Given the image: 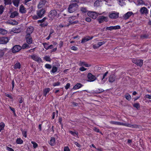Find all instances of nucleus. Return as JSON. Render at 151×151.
<instances>
[{
    "mask_svg": "<svg viewBox=\"0 0 151 151\" xmlns=\"http://www.w3.org/2000/svg\"><path fill=\"white\" fill-rule=\"evenodd\" d=\"M21 47L19 45H16L12 48V52L15 53L19 52L21 49Z\"/></svg>",
    "mask_w": 151,
    "mask_h": 151,
    "instance_id": "nucleus-11",
    "label": "nucleus"
},
{
    "mask_svg": "<svg viewBox=\"0 0 151 151\" xmlns=\"http://www.w3.org/2000/svg\"><path fill=\"white\" fill-rule=\"evenodd\" d=\"M9 24L13 25H17L18 24V22L15 20L10 21L9 22Z\"/></svg>",
    "mask_w": 151,
    "mask_h": 151,
    "instance_id": "nucleus-34",
    "label": "nucleus"
},
{
    "mask_svg": "<svg viewBox=\"0 0 151 151\" xmlns=\"http://www.w3.org/2000/svg\"><path fill=\"white\" fill-rule=\"evenodd\" d=\"M26 39L27 42L29 44H31L32 42V37L30 35H27L26 36Z\"/></svg>",
    "mask_w": 151,
    "mask_h": 151,
    "instance_id": "nucleus-17",
    "label": "nucleus"
},
{
    "mask_svg": "<svg viewBox=\"0 0 151 151\" xmlns=\"http://www.w3.org/2000/svg\"><path fill=\"white\" fill-rule=\"evenodd\" d=\"M30 57L34 61L38 63L42 62V61L41 58L37 56L36 54H33L30 56Z\"/></svg>",
    "mask_w": 151,
    "mask_h": 151,
    "instance_id": "nucleus-3",
    "label": "nucleus"
},
{
    "mask_svg": "<svg viewBox=\"0 0 151 151\" xmlns=\"http://www.w3.org/2000/svg\"><path fill=\"white\" fill-rule=\"evenodd\" d=\"M31 143L33 144V147L34 148H36L38 147V145L34 141H32Z\"/></svg>",
    "mask_w": 151,
    "mask_h": 151,
    "instance_id": "nucleus-42",
    "label": "nucleus"
},
{
    "mask_svg": "<svg viewBox=\"0 0 151 151\" xmlns=\"http://www.w3.org/2000/svg\"><path fill=\"white\" fill-rule=\"evenodd\" d=\"M87 14L88 16L93 19H96L98 15L97 13L93 11L88 12L87 13Z\"/></svg>",
    "mask_w": 151,
    "mask_h": 151,
    "instance_id": "nucleus-5",
    "label": "nucleus"
},
{
    "mask_svg": "<svg viewBox=\"0 0 151 151\" xmlns=\"http://www.w3.org/2000/svg\"><path fill=\"white\" fill-rule=\"evenodd\" d=\"M70 84L69 83H68L65 86V88L66 89H68L70 87Z\"/></svg>",
    "mask_w": 151,
    "mask_h": 151,
    "instance_id": "nucleus-62",
    "label": "nucleus"
},
{
    "mask_svg": "<svg viewBox=\"0 0 151 151\" xmlns=\"http://www.w3.org/2000/svg\"><path fill=\"white\" fill-rule=\"evenodd\" d=\"M4 7L2 5L0 6V14L2 13L4 11Z\"/></svg>",
    "mask_w": 151,
    "mask_h": 151,
    "instance_id": "nucleus-45",
    "label": "nucleus"
},
{
    "mask_svg": "<svg viewBox=\"0 0 151 151\" xmlns=\"http://www.w3.org/2000/svg\"><path fill=\"white\" fill-rule=\"evenodd\" d=\"M5 5L10 4L12 3V0H4Z\"/></svg>",
    "mask_w": 151,
    "mask_h": 151,
    "instance_id": "nucleus-39",
    "label": "nucleus"
},
{
    "mask_svg": "<svg viewBox=\"0 0 151 151\" xmlns=\"http://www.w3.org/2000/svg\"><path fill=\"white\" fill-rule=\"evenodd\" d=\"M34 30V28L32 26L29 27L27 29L26 33L27 35H30Z\"/></svg>",
    "mask_w": 151,
    "mask_h": 151,
    "instance_id": "nucleus-19",
    "label": "nucleus"
},
{
    "mask_svg": "<svg viewBox=\"0 0 151 151\" xmlns=\"http://www.w3.org/2000/svg\"><path fill=\"white\" fill-rule=\"evenodd\" d=\"M46 3V1L44 0L40 1L37 6L38 8L40 9L45 7Z\"/></svg>",
    "mask_w": 151,
    "mask_h": 151,
    "instance_id": "nucleus-13",
    "label": "nucleus"
},
{
    "mask_svg": "<svg viewBox=\"0 0 151 151\" xmlns=\"http://www.w3.org/2000/svg\"><path fill=\"white\" fill-rule=\"evenodd\" d=\"M126 0H118L119 4L121 6H123L126 4Z\"/></svg>",
    "mask_w": 151,
    "mask_h": 151,
    "instance_id": "nucleus-35",
    "label": "nucleus"
},
{
    "mask_svg": "<svg viewBox=\"0 0 151 151\" xmlns=\"http://www.w3.org/2000/svg\"><path fill=\"white\" fill-rule=\"evenodd\" d=\"M19 11L22 13H24L26 12V10L22 5H21L19 8Z\"/></svg>",
    "mask_w": 151,
    "mask_h": 151,
    "instance_id": "nucleus-23",
    "label": "nucleus"
},
{
    "mask_svg": "<svg viewBox=\"0 0 151 151\" xmlns=\"http://www.w3.org/2000/svg\"><path fill=\"white\" fill-rule=\"evenodd\" d=\"M46 18H43L42 19L38 20L37 22L38 23H43L45 20Z\"/></svg>",
    "mask_w": 151,
    "mask_h": 151,
    "instance_id": "nucleus-55",
    "label": "nucleus"
},
{
    "mask_svg": "<svg viewBox=\"0 0 151 151\" xmlns=\"http://www.w3.org/2000/svg\"><path fill=\"white\" fill-rule=\"evenodd\" d=\"M81 11L83 13H85L87 11V9L85 8H82L81 9Z\"/></svg>",
    "mask_w": 151,
    "mask_h": 151,
    "instance_id": "nucleus-52",
    "label": "nucleus"
},
{
    "mask_svg": "<svg viewBox=\"0 0 151 151\" xmlns=\"http://www.w3.org/2000/svg\"><path fill=\"white\" fill-rule=\"evenodd\" d=\"M133 106L137 109H138L140 107V106L139 104L138 103H135L133 105Z\"/></svg>",
    "mask_w": 151,
    "mask_h": 151,
    "instance_id": "nucleus-44",
    "label": "nucleus"
},
{
    "mask_svg": "<svg viewBox=\"0 0 151 151\" xmlns=\"http://www.w3.org/2000/svg\"><path fill=\"white\" fill-rule=\"evenodd\" d=\"M71 49L73 50L76 51L77 50V48L74 46H72L71 47Z\"/></svg>",
    "mask_w": 151,
    "mask_h": 151,
    "instance_id": "nucleus-61",
    "label": "nucleus"
},
{
    "mask_svg": "<svg viewBox=\"0 0 151 151\" xmlns=\"http://www.w3.org/2000/svg\"><path fill=\"white\" fill-rule=\"evenodd\" d=\"M132 61L133 63H135L137 65L140 66H142L143 64V61L142 60L134 59H133Z\"/></svg>",
    "mask_w": 151,
    "mask_h": 151,
    "instance_id": "nucleus-12",
    "label": "nucleus"
},
{
    "mask_svg": "<svg viewBox=\"0 0 151 151\" xmlns=\"http://www.w3.org/2000/svg\"><path fill=\"white\" fill-rule=\"evenodd\" d=\"M140 13L141 14L147 16L148 14L149 10L145 7H142L140 10Z\"/></svg>",
    "mask_w": 151,
    "mask_h": 151,
    "instance_id": "nucleus-7",
    "label": "nucleus"
},
{
    "mask_svg": "<svg viewBox=\"0 0 151 151\" xmlns=\"http://www.w3.org/2000/svg\"><path fill=\"white\" fill-rule=\"evenodd\" d=\"M5 126V124L3 122L0 123V132L4 129Z\"/></svg>",
    "mask_w": 151,
    "mask_h": 151,
    "instance_id": "nucleus-38",
    "label": "nucleus"
},
{
    "mask_svg": "<svg viewBox=\"0 0 151 151\" xmlns=\"http://www.w3.org/2000/svg\"><path fill=\"white\" fill-rule=\"evenodd\" d=\"M9 41L7 37H3L0 38V44H5L6 43Z\"/></svg>",
    "mask_w": 151,
    "mask_h": 151,
    "instance_id": "nucleus-16",
    "label": "nucleus"
},
{
    "mask_svg": "<svg viewBox=\"0 0 151 151\" xmlns=\"http://www.w3.org/2000/svg\"><path fill=\"white\" fill-rule=\"evenodd\" d=\"M85 20L87 22H89L91 21V19L89 17H86L85 19Z\"/></svg>",
    "mask_w": 151,
    "mask_h": 151,
    "instance_id": "nucleus-64",
    "label": "nucleus"
},
{
    "mask_svg": "<svg viewBox=\"0 0 151 151\" xmlns=\"http://www.w3.org/2000/svg\"><path fill=\"white\" fill-rule=\"evenodd\" d=\"M45 67L47 68L50 69L51 68V66L49 64H47L45 65Z\"/></svg>",
    "mask_w": 151,
    "mask_h": 151,
    "instance_id": "nucleus-53",
    "label": "nucleus"
},
{
    "mask_svg": "<svg viewBox=\"0 0 151 151\" xmlns=\"http://www.w3.org/2000/svg\"><path fill=\"white\" fill-rule=\"evenodd\" d=\"M49 144L52 146H54L55 144V139L53 137H52L49 142Z\"/></svg>",
    "mask_w": 151,
    "mask_h": 151,
    "instance_id": "nucleus-22",
    "label": "nucleus"
},
{
    "mask_svg": "<svg viewBox=\"0 0 151 151\" xmlns=\"http://www.w3.org/2000/svg\"><path fill=\"white\" fill-rule=\"evenodd\" d=\"M119 14V13L114 11L110 13L109 14V17L111 19H116L118 17Z\"/></svg>",
    "mask_w": 151,
    "mask_h": 151,
    "instance_id": "nucleus-6",
    "label": "nucleus"
},
{
    "mask_svg": "<svg viewBox=\"0 0 151 151\" xmlns=\"http://www.w3.org/2000/svg\"><path fill=\"white\" fill-rule=\"evenodd\" d=\"M20 0H13V3L15 6L17 7L19 3Z\"/></svg>",
    "mask_w": 151,
    "mask_h": 151,
    "instance_id": "nucleus-32",
    "label": "nucleus"
},
{
    "mask_svg": "<svg viewBox=\"0 0 151 151\" xmlns=\"http://www.w3.org/2000/svg\"><path fill=\"white\" fill-rule=\"evenodd\" d=\"M93 47L95 49H97L99 47V45H98V44H94L93 45Z\"/></svg>",
    "mask_w": 151,
    "mask_h": 151,
    "instance_id": "nucleus-56",
    "label": "nucleus"
},
{
    "mask_svg": "<svg viewBox=\"0 0 151 151\" xmlns=\"http://www.w3.org/2000/svg\"><path fill=\"white\" fill-rule=\"evenodd\" d=\"M93 38V37H89L88 36H86L82 39L81 42V43H84L88 41L91 40Z\"/></svg>",
    "mask_w": 151,
    "mask_h": 151,
    "instance_id": "nucleus-18",
    "label": "nucleus"
},
{
    "mask_svg": "<svg viewBox=\"0 0 151 151\" xmlns=\"http://www.w3.org/2000/svg\"><path fill=\"white\" fill-rule=\"evenodd\" d=\"M45 10L44 9H42L41 10H39L37 11V14L39 18H41L45 12Z\"/></svg>",
    "mask_w": 151,
    "mask_h": 151,
    "instance_id": "nucleus-14",
    "label": "nucleus"
},
{
    "mask_svg": "<svg viewBox=\"0 0 151 151\" xmlns=\"http://www.w3.org/2000/svg\"><path fill=\"white\" fill-rule=\"evenodd\" d=\"M58 69V68L55 66L54 65L52 67V70L50 71V72L53 73H55L57 71Z\"/></svg>",
    "mask_w": 151,
    "mask_h": 151,
    "instance_id": "nucleus-28",
    "label": "nucleus"
},
{
    "mask_svg": "<svg viewBox=\"0 0 151 151\" xmlns=\"http://www.w3.org/2000/svg\"><path fill=\"white\" fill-rule=\"evenodd\" d=\"M79 65L81 66H84L86 67H89L91 66V65L90 64H88L84 62H80L79 63Z\"/></svg>",
    "mask_w": 151,
    "mask_h": 151,
    "instance_id": "nucleus-20",
    "label": "nucleus"
},
{
    "mask_svg": "<svg viewBox=\"0 0 151 151\" xmlns=\"http://www.w3.org/2000/svg\"><path fill=\"white\" fill-rule=\"evenodd\" d=\"M18 14V13L17 12H14L11 13L10 17L12 18H13L17 16Z\"/></svg>",
    "mask_w": 151,
    "mask_h": 151,
    "instance_id": "nucleus-33",
    "label": "nucleus"
},
{
    "mask_svg": "<svg viewBox=\"0 0 151 151\" xmlns=\"http://www.w3.org/2000/svg\"><path fill=\"white\" fill-rule=\"evenodd\" d=\"M76 19V16H72L69 18L68 19V22H69V24L67 25H65L64 26L61 25V27H63L64 26H68L70 24H74L76 23V21L73 22L72 20H71V19H72L73 20H75Z\"/></svg>",
    "mask_w": 151,
    "mask_h": 151,
    "instance_id": "nucleus-9",
    "label": "nucleus"
},
{
    "mask_svg": "<svg viewBox=\"0 0 151 151\" xmlns=\"http://www.w3.org/2000/svg\"><path fill=\"white\" fill-rule=\"evenodd\" d=\"M83 86V85L80 83H77L75 85L73 88L74 90H77Z\"/></svg>",
    "mask_w": 151,
    "mask_h": 151,
    "instance_id": "nucleus-24",
    "label": "nucleus"
},
{
    "mask_svg": "<svg viewBox=\"0 0 151 151\" xmlns=\"http://www.w3.org/2000/svg\"><path fill=\"white\" fill-rule=\"evenodd\" d=\"M132 15H134V13L132 12L129 11L124 14L123 16L122 17L124 19H127Z\"/></svg>",
    "mask_w": 151,
    "mask_h": 151,
    "instance_id": "nucleus-10",
    "label": "nucleus"
},
{
    "mask_svg": "<svg viewBox=\"0 0 151 151\" xmlns=\"http://www.w3.org/2000/svg\"><path fill=\"white\" fill-rule=\"evenodd\" d=\"M49 17L51 19H53L58 17V15L57 14V12L56 10H53L50 11Z\"/></svg>",
    "mask_w": 151,
    "mask_h": 151,
    "instance_id": "nucleus-4",
    "label": "nucleus"
},
{
    "mask_svg": "<svg viewBox=\"0 0 151 151\" xmlns=\"http://www.w3.org/2000/svg\"><path fill=\"white\" fill-rule=\"evenodd\" d=\"M116 80V76L114 75H111L109 78V81L110 83H112Z\"/></svg>",
    "mask_w": 151,
    "mask_h": 151,
    "instance_id": "nucleus-21",
    "label": "nucleus"
},
{
    "mask_svg": "<svg viewBox=\"0 0 151 151\" xmlns=\"http://www.w3.org/2000/svg\"><path fill=\"white\" fill-rule=\"evenodd\" d=\"M108 73V72L107 71L103 75V78L102 79L101 83H104L106 81V79H105V77L107 75Z\"/></svg>",
    "mask_w": 151,
    "mask_h": 151,
    "instance_id": "nucleus-30",
    "label": "nucleus"
},
{
    "mask_svg": "<svg viewBox=\"0 0 151 151\" xmlns=\"http://www.w3.org/2000/svg\"><path fill=\"white\" fill-rule=\"evenodd\" d=\"M22 134L23 136H24L25 138L27 137V132L26 131H22Z\"/></svg>",
    "mask_w": 151,
    "mask_h": 151,
    "instance_id": "nucleus-47",
    "label": "nucleus"
},
{
    "mask_svg": "<svg viewBox=\"0 0 151 151\" xmlns=\"http://www.w3.org/2000/svg\"><path fill=\"white\" fill-rule=\"evenodd\" d=\"M45 60L47 61L50 62L51 61V59L50 57L47 56H46L43 58Z\"/></svg>",
    "mask_w": 151,
    "mask_h": 151,
    "instance_id": "nucleus-40",
    "label": "nucleus"
},
{
    "mask_svg": "<svg viewBox=\"0 0 151 151\" xmlns=\"http://www.w3.org/2000/svg\"><path fill=\"white\" fill-rule=\"evenodd\" d=\"M78 5L76 3H74L70 5L68 8V12L72 13L77 10Z\"/></svg>",
    "mask_w": 151,
    "mask_h": 151,
    "instance_id": "nucleus-2",
    "label": "nucleus"
},
{
    "mask_svg": "<svg viewBox=\"0 0 151 151\" xmlns=\"http://www.w3.org/2000/svg\"><path fill=\"white\" fill-rule=\"evenodd\" d=\"M106 29L107 30H109L111 31V30L113 29V26H110L109 27H107L106 28Z\"/></svg>",
    "mask_w": 151,
    "mask_h": 151,
    "instance_id": "nucleus-54",
    "label": "nucleus"
},
{
    "mask_svg": "<svg viewBox=\"0 0 151 151\" xmlns=\"http://www.w3.org/2000/svg\"><path fill=\"white\" fill-rule=\"evenodd\" d=\"M16 143L18 144H22L23 142V140L21 138H18L16 141Z\"/></svg>",
    "mask_w": 151,
    "mask_h": 151,
    "instance_id": "nucleus-31",
    "label": "nucleus"
},
{
    "mask_svg": "<svg viewBox=\"0 0 151 151\" xmlns=\"http://www.w3.org/2000/svg\"><path fill=\"white\" fill-rule=\"evenodd\" d=\"M87 69L86 68L83 67V66H82L80 68L79 70L82 71H85Z\"/></svg>",
    "mask_w": 151,
    "mask_h": 151,
    "instance_id": "nucleus-60",
    "label": "nucleus"
},
{
    "mask_svg": "<svg viewBox=\"0 0 151 151\" xmlns=\"http://www.w3.org/2000/svg\"><path fill=\"white\" fill-rule=\"evenodd\" d=\"M12 31L15 33H19L20 32V30L19 28H14L12 29V31H11L10 32Z\"/></svg>",
    "mask_w": 151,
    "mask_h": 151,
    "instance_id": "nucleus-27",
    "label": "nucleus"
},
{
    "mask_svg": "<svg viewBox=\"0 0 151 151\" xmlns=\"http://www.w3.org/2000/svg\"><path fill=\"white\" fill-rule=\"evenodd\" d=\"M29 47V45L26 43L24 44L22 46V48L23 49L27 48Z\"/></svg>",
    "mask_w": 151,
    "mask_h": 151,
    "instance_id": "nucleus-43",
    "label": "nucleus"
},
{
    "mask_svg": "<svg viewBox=\"0 0 151 151\" xmlns=\"http://www.w3.org/2000/svg\"><path fill=\"white\" fill-rule=\"evenodd\" d=\"M50 89L49 88H47L43 90L44 95L46 96L47 94L50 91Z\"/></svg>",
    "mask_w": 151,
    "mask_h": 151,
    "instance_id": "nucleus-26",
    "label": "nucleus"
},
{
    "mask_svg": "<svg viewBox=\"0 0 151 151\" xmlns=\"http://www.w3.org/2000/svg\"><path fill=\"white\" fill-rule=\"evenodd\" d=\"M87 78L88 79V81L89 82H93L96 79V77L91 73L88 74Z\"/></svg>",
    "mask_w": 151,
    "mask_h": 151,
    "instance_id": "nucleus-8",
    "label": "nucleus"
},
{
    "mask_svg": "<svg viewBox=\"0 0 151 151\" xmlns=\"http://www.w3.org/2000/svg\"><path fill=\"white\" fill-rule=\"evenodd\" d=\"M4 52L3 50H0V57H2L4 54Z\"/></svg>",
    "mask_w": 151,
    "mask_h": 151,
    "instance_id": "nucleus-63",
    "label": "nucleus"
},
{
    "mask_svg": "<svg viewBox=\"0 0 151 151\" xmlns=\"http://www.w3.org/2000/svg\"><path fill=\"white\" fill-rule=\"evenodd\" d=\"M60 83L58 82L54 83H53V85L54 86H59L60 85Z\"/></svg>",
    "mask_w": 151,
    "mask_h": 151,
    "instance_id": "nucleus-50",
    "label": "nucleus"
},
{
    "mask_svg": "<svg viewBox=\"0 0 151 151\" xmlns=\"http://www.w3.org/2000/svg\"><path fill=\"white\" fill-rule=\"evenodd\" d=\"M135 3L137 6H139L144 4V2L142 0H138Z\"/></svg>",
    "mask_w": 151,
    "mask_h": 151,
    "instance_id": "nucleus-29",
    "label": "nucleus"
},
{
    "mask_svg": "<svg viewBox=\"0 0 151 151\" xmlns=\"http://www.w3.org/2000/svg\"><path fill=\"white\" fill-rule=\"evenodd\" d=\"M64 151H70V150L68 147H65L64 148Z\"/></svg>",
    "mask_w": 151,
    "mask_h": 151,
    "instance_id": "nucleus-59",
    "label": "nucleus"
},
{
    "mask_svg": "<svg viewBox=\"0 0 151 151\" xmlns=\"http://www.w3.org/2000/svg\"><path fill=\"white\" fill-rule=\"evenodd\" d=\"M43 45L44 46V48L46 50L48 49V44L46 43H43Z\"/></svg>",
    "mask_w": 151,
    "mask_h": 151,
    "instance_id": "nucleus-46",
    "label": "nucleus"
},
{
    "mask_svg": "<svg viewBox=\"0 0 151 151\" xmlns=\"http://www.w3.org/2000/svg\"><path fill=\"white\" fill-rule=\"evenodd\" d=\"M110 123L112 124L116 125L124 126L127 127L132 128H135L136 127V126L134 125H132L128 123L115 121H111L110 122Z\"/></svg>",
    "mask_w": 151,
    "mask_h": 151,
    "instance_id": "nucleus-1",
    "label": "nucleus"
},
{
    "mask_svg": "<svg viewBox=\"0 0 151 151\" xmlns=\"http://www.w3.org/2000/svg\"><path fill=\"white\" fill-rule=\"evenodd\" d=\"M98 20L99 22L100 23H101L104 21H108V18L107 17L102 16L99 17L98 19Z\"/></svg>",
    "mask_w": 151,
    "mask_h": 151,
    "instance_id": "nucleus-15",
    "label": "nucleus"
},
{
    "mask_svg": "<svg viewBox=\"0 0 151 151\" xmlns=\"http://www.w3.org/2000/svg\"><path fill=\"white\" fill-rule=\"evenodd\" d=\"M104 91V90H103L102 89H98L96 91V92L97 93H100L101 92H103Z\"/></svg>",
    "mask_w": 151,
    "mask_h": 151,
    "instance_id": "nucleus-57",
    "label": "nucleus"
},
{
    "mask_svg": "<svg viewBox=\"0 0 151 151\" xmlns=\"http://www.w3.org/2000/svg\"><path fill=\"white\" fill-rule=\"evenodd\" d=\"M105 43L106 42L105 41L99 42L98 43V45H99V47L100 46L105 44Z\"/></svg>",
    "mask_w": 151,
    "mask_h": 151,
    "instance_id": "nucleus-48",
    "label": "nucleus"
},
{
    "mask_svg": "<svg viewBox=\"0 0 151 151\" xmlns=\"http://www.w3.org/2000/svg\"><path fill=\"white\" fill-rule=\"evenodd\" d=\"M6 149L8 151H14V150H13L12 148L8 147H6Z\"/></svg>",
    "mask_w": 151,
    "mask_h": 151,
    "instance_id": "nucleus-58",
    "label": "nucleus"
},
{
    "mask_svg": "<svg viewBox=\"0 0 151 151\" xmlns=\"http://www.w3.org/2000/svg\"><path fill=\"white\" fill-rule=\"evenodd\" d=\"M102 4V2L101 1L99 0L96 1L94 3V6H95L98 7L101 6Z\"/></svg>",
    "mask_w": 151,
    "mask_h": 151,
    "instance_id": "nucleus-25",
    "label": "nucleus"
},
{
    "mask_svg": "<svg viewBox=\"0 0 151 151\" xmlns=\"http://www.w3.org/2000/svg\"><path fill=\"white\" fill-rule=\"evenodd\" d=\"M125 97L126 99L128 100H130L131 99V96L129 94L126 95L125 96Z\"/></svg>",
    "mask_w": 151,
    "mask_h": 151,
    "instance_id": "nucleus-49",
    "label": "nucleus"
},
{
    "mask_svg": "<svg viewBox=\"0 0 151 151\" xmlns=\"http://www.w3.org/2000/svg\"><path fill=\"white\" fill-rule=\"evenodd\" d=\"M120 28V27L119 25H116L113 26V29H119Z\"/></svg>",
    "mask_w": 151,
    "mask_h": 151,
    "instance_id": "nucleus-51",
    "label": "nucleus"
},
{
    "mask_svg": "<svg viewBox=\"0 0 151 151\" xmlns=\"http://www.w3.org/2000/svg\"><path fill=\"white\" fill-rule=\"evenodd\" d=\"M69 133L74 136H78V133L75 132H73L72 131H70Z\"/></svg>",
    "mask_w": 151,
    "mask_h": 151,
    "instance_id": "nucleus-41",
    "label": "nucleus"
},
{
    "mask_svg": "<svg viewBox=\"0 0 151 151\" xmlns=\"http://www.w3.org/2000/svg\"><path fill=\"white\" fill-rule=\"evenodd\" d=\"M7 33V31L4 29L0 28V34L5 35Z\"/></svg>",
    "mask_w": 151,
    "mask_h": 151,
    "instance_id": "nucleus-37",
    "label": "nucleus"
},
{
    "mask_svg": "<svg viewBox=\"0 0 151 151\" xmlns=\"http://www.w3.org/2000/svg\"><path fill=\"white\" fill-rule=\"evenodd\" d=\"M21 68V65L20 63L17 62L14 66V68L15 69H20Z\"/></svg>",
    "mask_w": 151,
    "mask_h": 151,
    "instance_id": "nucleus-36",
    "label": "nucleus"
}]
</instances>
